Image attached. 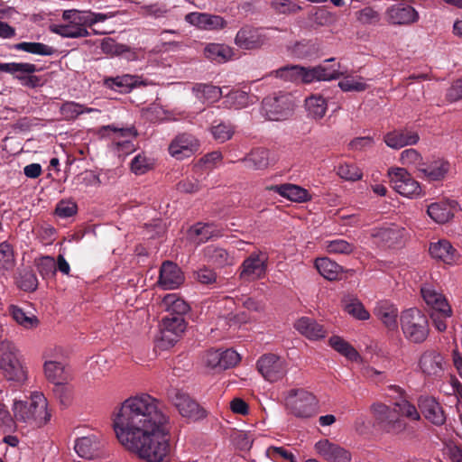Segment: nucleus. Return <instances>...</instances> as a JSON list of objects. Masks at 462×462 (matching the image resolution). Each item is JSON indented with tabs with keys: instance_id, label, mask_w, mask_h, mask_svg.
<instances>
[{
	"instance_id": "obj_24",
	"label": "nucleus",
	"mask_w": 462,
	"mask_h": 462,
	"mask_svg": "<svg viewBox=\"0 0 462 462\" xmlns=\"http://www.w3.org/2000/svg\"><path fill=\"white\" fill-rule=\"evenodd\" d=\"M315 448L320 456L331 462H350L351 460V455L347 450L329 442L328 439L318 441Z\"/></svg>"
},
{
	"instance_id": "obj_12",
	"label": "nucleus",
	"mask_w": 462,
	"mask_h": 462,
	"mask_svg": "<svg viewBox=\"0 0 462 462\" xmlns=\"http://www.w3.org/2000/svg\"><path fill=\"white\" fill-rule=\"evenodd\" d=\"M186 329V322L180 316H164L160 329V340L163 347L172 346Z\"/></svg>"
},
{
	"instance_id": "obj_52",
	"label": "nucleus",
	"mask_w": 462,
	"mask_h": 462,
	"mask_svg": "<svg viewBox=\"0 0 462 462\" xmlns=\"http://www.w3.org/2000/svg\"><path fill=\"white\" fill-rule=\"evenodd\" d=\"M452 310L450 306L431 310L430 318L433 321L435 328L439 332H443L447 328V319L451 317Z\"/></svg>"
},
{
	"instance_id": "obj_30",
	"label": "nucleus",
	"mask_w": 462,
	"mask_h": 462,
	"mask_svg": "<svg viewBox=\"0 0 462 462\" xmlns=\"http://www.w3.org/2000/svg\"><path fill=\"white\" fill-rule=\"evenodd\" d=\"M294 327L301 335L310 340H318L325 337L327 335V330L323 325L310 317L299 319Z\"/></svg>"
},
{
	"instance_id": "obj_61",
	"label": "nucleus",
	"mask_w": 462,
	"mask_h": 462,
	"mask_svg": "<svg viewBox=\"0 0 462 462\" xmlns=\"http://www.w3.org/2000/svg\"><path fill=\"white\" fill-rule=\"evenodd\" d=\"M401 162L402 164L413 165L417 170L420 163H423L421 155L415 149L410 148L402 152Z\"/></svg>"
},
{
	"instance_id": "obj_62",
	"label": "nucleus",
	"mask_w": 462,
	"mask_h": 462,
	"mask_svg": "<svg viewBox=\"0 0 462 462\" xmlns=\"http://www.w3.org/2000/svg\"><path fill=\"white\" fill-rule=\"evenodd\" d=\"M221 371L236 365L240 361V356L233 349L220 351Z\"/></svg>"
},
{
	"instance_id": "obj_36",
	"label": "nucleus",
	"mask_w": 462,
	"mask_h": 462,
	"mask_svg": "<svg viewBox=\"0 0 462 462\" xmlns=\"http://www.w3.org/2000/svg\"><path fill=\"white\" fill-rule=\"evenodd\" d=\"M315 267L319 273L328 281L337 280L343 272L342 266L328 257L317 258Z\"/></svg>"
},
{
	"instance_id": "obj_64",
	"label": "nucleus",
	"mask_w": 462,
	"mask_h": 462,
	"mask_svg": "<svg viewBox=\"0 0 462 462\" xmlns=\"http://www.w3.org/2000/svg\"><path fill=\"white\" fill-rule=\"evenodd\" d=\"M176 188L179 191L183 193H195L200 189V185L199 181L194 176H188L180 180Z\"/></svg>"
},
{
	"instance_id": "obj_21",
	"label": "nucleus",
	"mask_w": 462,
	"mask_h": 462,
	"mask_svg": "<svg viewBox=\"0 0 462 462\" xmlns=\"http://www.w3.org/2000/svg\"><path fill=\"white\" fill-rule=\"evenodd\" d=\"M185 21L203 30H220L226 26L222 16L207 13H189L185 16Z\"/></svg>"
},
{
	"instance_id": "obj_38",
	"label": "nucleus",
	"mask_w": 462,
	"mask_h": 462,
	"mask_svg": "<svg viewBox=\"0 0 462 462\" xmlns=\"http://www.w3.org/2000/svg\"><path fill=\"white\" fill-rule=\"evenodd\" d=\"M207 59L217 63H224L233 56V50L226 44L209 43L204 50Z\"/></svg>"
},
{
	"instance_id": "obj_46",
	"label": "nucleus",
	"mask_w": 462,
	"mask_h": 462,
	"mask_svg": "<svg viewBox=\"0 0 462 462\" xmlns=\"http://www.w3.org/2000/svg\"><path fill=\"white\" fill-rule=\"evenodd\" d=\"M329 345L333 349L345 356L349 360H356L359 356L357 351L340 337H331L329 338Z\"/></svg>"
},
{
	"instance_id": "obj_50",
	"label": "nucleus",
	"mask_w": 462,
	"mask_h": 462,
	"mask_svg": "<svg viewBox=\"0 0 462 462\" xmlns=\"http://www.w3.org/2000/svg\"><path fill=\"white\" fill-rule=\"evenodd\" d=\"M93 110V108L85 107L83 105L71 101L62 104L60 107V114L64 119L73 120L79 115L90 113Z\"/></svg>"
},
{
	"instance_id": "obj_58",
	"label": "nucleus",
	"mask_w": 462,
	"mask_h": 462,
	"mask_svg": "<svg viewBox=\"0 0 462 462\" xmlns=\"http://www.w3.org/2000/svg\"><path fill=\"white\" fill-rule=\"evenodd\" d=\"M211 133L216 141L225 143L233 136L234 128L230 124L219 123L211 127Z\"/></svg>"
},
{
	"instance_id": "obj_5",
	"label": "nucleus",
	"mask_w": 462,
	"mask_h": 462,
	"mask_svg": "<svg viewBox=\"0 0 462 462\" xmlns=\"http://www.w3.org/2000/svg\"><path fill=\"white\" fill-rule=\"evenodd\" d=\"M286 408L297 418L309 419L319 412L316 396L304 389H291L285 399Z\"/></svg>"
},
{
	"instance_id": "obj_22",
	"label": "nucleus",
	"mask_w": 462,
	"mask_h": 462,
	"mask_svg": "<svg viewBox=\"0 0 462 462\" xmlns=\"http://www.w3.org/2000/svg\"><path fill=\"white\" fill-rule=\"evenodd\" d=\"M184 282L180 267L170 261L164 262L160 270L159 282L166 290L178 288Z\"/></svg>"
},
{
	"instance_id": "obj_45",
	"label": "nucleus",
	"mask_w": 462,
	"mask_h": 462,
	"mask_svg": "<svg viewBox=\"0 0 462 462\" xmlns=\"http://www.w3.org/2000/svg\"><path fill=\"white\" fill-rule=\"evenodd\" d=\"M324 248L328 254H350L354 252L356 246L344 240V239H334L327 240L323 244Z\"/></svg>"
},
{
	"instance_id": "obj_7",
	"label": "nucleus",
	"mask_w": 462,
	"mask_h": 462,
	"mask_svg": "<svg viewBox=\"0 0 462 462\" xmlns=\"http://www.w3.org/2000/svg\"><path fill=\"white\" fill-rule=\"evenodd\" d=\"M38 70L35 64L28 62H8L0 65V71L11 74L20 81L22 86L29 88H36L44 85L43 78L34 75Z\"/></svg>"
},
{
	"instance_id": "obj_17",
	"label": "nucleus",
	"mask_w": 462,
	"mask_h": 462,
	"mask_svg": "<svg viewBox=\"0 0 462 462\" xmlns=\"http://www.w3.org/2000/svg\"><path fill=\"white\" fill-rule=\"evenodd\" d=\"M338 68L339 64H337V68H335V65L332 67L319 65L311 69L300 67L299 82L311 83L315 80L337 79L342 75V72L339 71Z\"/></svg>"
},
{
	"instance_id": "obj_59",
	"label": "nucleus",
	"mask_w": 462,
	"mask_h": 462,
	"mask_svg": "<svg viewBox=\"0 0 462 462\" xmlns=\"http://www.w3.org/2000/svg\"><path fill=\"white\" fill-rule=\"evenodd\" d=\"M78 211L77 203L70 199H62L56 205L55 214L62 218L74 216Z\"/></svg>"
},
{
	"instance_id": "obj_31",
	"label": "nucleus",
	"mask_w": 462,
	"mask_h": 462,
	"mask_svg": "<svg viewBox=\"0 0 462 462\" xmlns=\"http://www.w3.org/2000/svg\"><path fill=\"white\" fill-rule=\"evenodd\" d=\"M189 235L198 244L221 236L220 229L212 223H197L189 230Z\"/></svg>"
},
{
	"instance_id": "obj_49",
	"label": "nucleus",
	"mask_w": 462,
	"mask_h": 462,
	"mask_svg": "<svg viewBox=\"0 0 462 462\" xmlns=\"http://www.w3.org/2000/svg\"><path fill=\"white\" fill-rule=\"evenodd\" d=\"M44 373L47 379L53 383L66 381L64 366L55 361H47L44 364Z\"/></svg>"
},
{
	"instance_id": "obj_43",
	"label": "nucleus",
	"mask_w": 462,
	"mask_h": 462,
	"mask_svg": "<svg viewBox=\"0 0 462 462\" xmlns=\"http://www.w3.org/2000/svg\"><path fill=\"white\" fill-rule=\"evenodd\" d=\"M16 51H23L32 54L42 56H51L55 52V49L51 46L42 42H23L14 45Z\"/></svg>"
},
{
	"instance_id": "obj_19",
	"label": "nucleus",
	"mask_w": 462,
	"mask_h": 462,
	"mask_svg": "<svg viewBox=\"0 0 462 462\" xmlns=\"http://www.w3.org/2000/svg\"><path fill=\"white\" fill-rule=\"evenodd\" d=\"M419 140L418 133L409 128L395 129L383 136L385 144L395 150L408 145H414Z\"/></svg>"
},
{
	"instance_id": "obj_26",
	"label": "nucleus",
	"mask_w": 462,
	"mask_h": 462,
	"mask_svg": "<svg viewBox=\"0 0 462 462\" xmlns=\"http://www.w3.org/2000/svg\"><path fill=\"white\" fill-rule=\"evenodd\" d=\"M266 189L274 191L293 202L302 203L311 199V196L307 189L295 184L271 185L267 186Z\"/></svg>"
},
{
	"instance_id": "obj_9",
	"label": "nucleus",
	"mask_w": 462,
	"mask_h": 462,
	"mask_svg": "<svg viewBox=\"0 0 462 462\" xmlns=\"http://www.w3.org/2000/svg\"><path fill=\"white\" fill-rule=\"evenodd\" d=\"M267 261V255L263 253L251 254L239 267V280L243 282H250L264 277Z\"/></svg>"
},
{
	"instance_id": "obj_51",
	"label": "nucleus",
	"mask_w": 462,
	"mask_h": 462,
	"mask_svg": "<svg viewBox=\"0 0 462 462\" xmlns=\"http://www.w3.org/2000/svg\"><path fill=\"white\" fill-rule=\"evenodd\" d=\"M35 265L37 271L43 279L53 278L56 274L57 267L54 258L51 256H42L36 260Z\"/></svg>"
},
{
	"instance_id": "obj_63",
	"label": "nucleus",
	"mask_w": 462,
	"mask_h": 462,
	"mask_svg": "<svg viewBox=\"0 0 462 462\" xmlns=\"http://www.w3.org/2000/svg\"><path fill=\"white\" fill-rule=\"evenodd\" d=\"M151 166L150 160L142 154H137L131 162V170L137 175L145 173Z\"/></svg>"
},
{
	"instance_id": "obj_4",
	"label": "nucleus",
	"mask_w": 462,
	"mask_h": 462,
	"mask_svg": "<svg viewBox=\"0 0 462 462\" xmlns=\"http://www.w3.org/2000/svg\"><path fill=\"white\" fill-rule=\"evenodd\" d=\"M400 323L404 337L412 343L424 342L430 332L429 321L425 314L417 308L403 310Z\"/></svg>"
},
{
	"instance_id": "obj_3",
	"label": "nucleus",
	"mask_w": 462,
	"mask_h": 462,
	"mask_svg": "<svg viewBox=\"0 0 462 462\" xmlns=\"http://www.w3.org/2000/svg\"><path fill=\"white\" fill-rule=\"evenodd\" d=\"M47 399L42 393H32L29 402L15 401L13 411L16 421L26 423L32 427H42L51 420L47 409Z\"/></svg>"
},
{
	"instance_id": "obj_18",
	"label": "nucleus",
	"mask_w": 462,
	"mask_h": 462,
	"mask_svg": "<svg viewBox=\"0 0 462 462\" xmlns=\"http://www.w3.org/2000/svg\"><path fill=\"white\" fill-rule=\"evenodd\" d=\"M105 443L97 435L92 434L79 438L75 441V451L86 459H94L102 455V448Z\"/></svg>"
},
{
	"instance_id": "obj_56",
	"label": "nucleus",
	"mask_w": 462,
	"mask_h": 462,
	"mask_svg": "<svg viewBox=\"0 0 462 462\" xmlns=\"http://www.w3.org/2000/svg\"><path fill=\"white\" fill-rule=\"evenodd\" d=\"M356 17L364 25H375L381 20L380 14L370 6H366L356 13Z\"/></svg>"
},
{
	"instance_id": "obj_54",
	"label": "nucleus",
	"mask_w": 462,
	"mask_h": 462,
	"mask_svg": "<svg viewBox=\"0 0 462 462\" xmlns=\"http://www.w3.org/2000/svg\"><path fill=\"white\" fill-rule=\"evenodd\" d=\"M18 286L24 291H34L38 288V279L32 270H23L19 276Z\"/></svg>"
},
{
	"instance_id": "obj_47",
	"label": "nucleus",
	"mask_w": 462,
	"mask_h": 462,
	"mask_svg": "<svg viewBox=\"0 0 462 462\" xmlns=\"http://www.w3.org/2000/svg\"><path fill=\"white\" fill-rule=\"evenodd\" d=\"M195 279L201 284L211 286L212 288L220 287L222 279L219 278L216 272L208 267L199 269L195 273Z\"/></svg>"
},
{
	"instance_id": "obj_34",
	"label": "nucleus",
	"mask_w": 462,
	"mask_h": 462,
	"mask_svg": "<svg viewBox=\"0 0 462 462\" xmlns=\"http://www.w3.org/2000/svg\"><path fill=\"white\" fill-rule=\"evenodd\" d=\"M374 313L390 330L397 328L398 310L393 304L381 301L374 308Z\"/></svg>"
},
{
	"instance_id": "obj_37",
	"label": "nucleus",
	"mask_w": 462,
	"mask_h": 462,
	"mask_svg": "<svg viewBox=\"0 0 462 462\" xmlns=\"http://www.w3.org/2000/svg\"><path fill=\"white\" fill-rule=\"evenodd\" d=\"M420 293L426 304L431 308V310L449 306L444 295L436 290L432 284H424L420 288Z\"/></svg>"
},
{
	"instance_id": "obj_23",
	"label": "nucleus",
	"mask_w": 462,
	"mask_h": 462,
	"mask_svg": "<svg viewBox=\"0 0 462 462\" xmlns=\"http://www.w3.org/2000/svg\"><path fill=\"white\" fill-rule=\"evenodd\" d=\"M429 252L432 258L449 265L455 264L459 258L457 250L446 239L430 243Z\"/></svg>"
},
{
	"instance_id": "obj_35",
	"label": "nucleus",
	"mask_w": 462,
	"mask_h": 462,
	"mask_svg": "<svg viewBox=\"0 0 462 462\" xmlns=\"http://www.w3.org/2000/svg\"><path fill=\"white\" fill-rule=\"evenodd\" d=\"M427 214L439 224L447 223L454 217L452 206L448 201L431 203L428 206Z\"/></svg>"
},
{
	"instance_id": "obj_44",
	"label": "nucleus",
	"mask_w": 462,
	"mask_h": 462,
	"mask_svg": "<svg viewBox=\"0 0 462 462\" xmlns=\"http://www.w3.org/2000/svg\"><path fill=\"white\" fill-rule=\"evenodd\" d=\"M10 313L13 319L23 328L30 329L34 328L39 325V319L33 314H27L23 310L18 306L12 305L10 307Z\"/></svg>"
},
{
	"instance_id": "obj_10",
	"label": "nucleus",
	"mask_w": 462,
	"mask_h": 462,
	"mask_svg": "<svg viewBox=\"0 0 462 462\" xmlns=\"http://www.w3.org/2000/svg\"><path fill=\"white\" fill-rule=\"evenodd\" d=\"M390 183L394 190L404 197L420 195L421 188L417 180L403 168H391L388 171Z\"/></svg>"
},
{
	"instance_id": "obj_33",
	"label": "nucleus",
	"mask_w": 462,
	"mask_h": 462,
	"mask_svg": "<svg viewBox=\"0 0 462 462\" xmlns=\"http://www.w3.org/2000/svg\"><path fill=\"white\" fill-rule=\"evenodd\" d=\"M404 235V229L397 225H391L376 229L373 236L388 247L399 245Z\"/></svg>"
},
{
	"instance_id": "obj_2",
	"label": "nucleus",
	"mask_w": 462,
	"mask_h": 462,
	"mask_svg": "<svg viewBox=\"0 0 462 462\" xmlns=\"http://www.w3.org/2000/svg\"><path fill=\"white\" fill-rule=\"evenodd\" d=\"M392 408L385 404L374 405L375 418L380 427L388 433L398 434L406 429V422L400 417L419 420L420 416L416 407L405 399L394 402Z\"/></svg>"
},
{
	"instance_id": "obj_11",
	"label": "nucleus",
	"mask_w": 462,
	"mask_h": 462,
	"mask_svg": "<svg viewBox=\"0 0 462 462\" xmlns=\"http://www.w3.org/2000/svg\"><path fill=\"white\" fill-rule=\"evenodd\" d=\"M256 365L263 377L271 383L282 380L287 374L286 362L274 354L263 355Z\"/></svg>"
},
{
	"instance_id": "obj_39",
	"label": "nucleus",
	"mask_w": 462,
	"mask_h": 462,
	"mask_svg": "<svg viewBox=\"0 0 462 462\" xmlns=\"http://www.w3.org/2000/svg\"><path fill=\"white\" fill-rule=\"evenodd\" d=\"M192 91L196 97L204 103L217 102L222 96L221 88L211 84L197 83Z\"/></svg>"
},
{
	"instance_id": "obj_48",
	"label": "nucleus",
	"mask_w": 462,
	"mask_h": 462,
	"mask_svg": "<svg viewBox=\"0 0 462 462\" xmlns=\"http://www.w3.org/2000/svg\"><path fill=\"white\" fill-rule=\"evenodd\" d=\"M337 174L346 181H357L362 180V171L354 163L344 162L337 167Z\"/></svg>"
},
{
	"instance_id": "obj_53",
	"label": "nucleus",
	"mask_w": 462,
	"mask_h": 462,
	"mask_svg": "<svg viewBox=\"0 0 462 462\" xmlns=\"http://www.w3.org/2000/svg\"><path fill=\"white\" fill-rule=\"evenodd\" d=\"M300 71V66L290 65L273 70L271 72V75H274L276 78H280L284 81L299 83Z\"/></svg>"
},
{
	"instance_id": "obj_1",
	"label": "nucleus",
	"mask_w": 462,
	"mask_h": 462,
	"mask_svg": "<svg viewBox=\"0 0 462 462\" xmlns=\"http://www.w3.org/2000/svg\"><path fill=\"white\" fill-rule=\"evenodd\" d=\"M168 418L157 399L147 393L126 399L115 414L114 428L120 443L146 462H167L171 444Z\"/></svg>"
},
{
	"instance_id": "obj_27",
	"label": "nucleus",
	"mask_w": 462,
	"mask_h": 462,
	"mask_svg": "<svg viewBox=\"0 0 462 462\" xmlns=\"http://www.w3.org/2000/svg\"><path fill=\"white\" fill-rule=\"evenodd\" d=\"M422 373L429 376H440L444 371V357L436 351L424 352L419 362Z\"/></svg>"
},
{
	"instance_id": "obj_16",
	"label": "nucleus",
	"mask_w": 462,
	"mask_h": 462,
	"mask_svg": "<svg viewBox=\"0 0 462 462\" xmlns=\"http://www.w3.org/2000/svg\"><path fill=\"white\" fill-rule=\"evenodd\" d=\"M267 41L263 32L250 25L243 26L235 38L236 44L245 50H254L262 47Z\"/></svg>"
},
{
	"instance_id": "obj_55",
	"label": "nucleus",
	"mask_w": 462,
	"mask_h": 462,
	"mask_svg": "<svg viewBox=\"0 0 462 462\" xmlns=\"http://www.w3.org/2000/svg\"><path fill=\"white\" fill-rule=\"evenodd\" d=\"M14 265L13 246L7 242L0 244V269L10 270Z\"/></svg>"
},
{
	"instance_id": "obj_13",
	"label": "nucleus",
	"mask_w": 462,
	"mask_h": 462,
	"mask_svg": "<svg viewBox=\"0 0 462 462\" xmlns=\"http://www.w3.org/2000/svg\"><path fill=\"white\" fill-rule=\"evenodd\" d=\"M385 19L390 24L407 26L417 23L420 15L417 10L410 5L396 4L386 9Z\"/></svg>"
},
{
	"instance_id": "obj_40",
	"label": "nucleus",
	"mask_w": 462,
	"mask_h": 462,
	"mask_svg": "<svg viewBox=\"0 0 462 462\" xmlns=\"http://www.w3.org/2000/svg\"><path fill=\"white\" fill-rule=\"evenodd\" d=\"M51 32L64 38H81L89 35L88 31L85 27H80L76 23L55 25Z\"/></svg>"
},
{
	"instance_id": "obj_32",
	"label": "nucleus",
	"mask_w": 462,
	"mask_h": 462,
	"mask_svg": "<svg viewBox=\"0 0 462 462\" xmlns=\"http://www.w3.org/2000/svg\"><path fill=\"white\" fill-rule=\"evenodd\" d=\"M270 152L264 148H256L252 150L246 156L240 161L245 166L252 171H263L268 168L270 164Z\"/></svg>"
},
{
	"instance_id": "obj_14",
	"label": "nucleus",
	"mask_w": 462,
	"mask_h": 462,
	"mask_svg": "<svg viewBox=\"0 0 462 462\" xmlns=\"http://www.w3.org/2000/svg\"><path fill=\"white\" fill-rule=\"evenodd\" d=\"M171 400L182 417H186L193 420H198L206 417V411L188 394L174 390V396L171 397Z\"/></svg>"
},
{
	"instance_id": "obj_6",
	"label": "nucleus",
	"mask_w": 462,
	"mask_h": 462,
	"mask_svg": "<svg viewBox=\"0 0 462 462\" xmlns=\"http://www.w3.org/2000/svg\"><path fill=\"white\" fill-rule=\"evenodd\" d=\"M0 368L9 381L22 383L26 379L25 371L20 361L19 351L10 341L0 343Z\"/></svg>"
},
{
	"instance_id": "obj_57",
	"label": "nucleus",
	"mask_w": 462,
	"mask_h": 462,
	"mask_svg": "<svg viewBox=\"0 0 462 462\" xmlns=\"http://www.w3.org/2000/svg\"><path fill=\"white\" fill-rule=\"evenodd\" d=\"M271 7L278 14H291L301 10V7L291 0H273Z\"/></svg>"
},
{
	"instance_id": "obj_28",
	"label": "nucleus",
	"mask_w": 462,
	"mask_h": 462,
	"mask_svg": "<svg viewBox=\"0 0 462 462\" xmlns=\"http://www.w3.org/2000/svg\"><path fill=\"white\" fill-rule=\"evenodd\" d=\"M143 82L139 77L125 74L116 77H105L103 79V86L120 93H128L134 88L142 85Z\"/></svg>"
},
{
	"instance_id": "obj_42",
	"label": "nucleus",
	"mask_w": 462,
	"mask_h": 462,
	"mask_svg": "<svg viewBox=\"0 0 462 462\" xmlns=\"http://www.w3.org/2000/svg\"><path fill=\"white\" fill-rule=\"evenodd\" d=\"M163 305L169 312L168 316H180L187 313L189 306L182 300L178 298L175 294H168L163 299Z\"/></svg>"
},
{
	"instance_id": "obj_60",
	"label": "nucleus",
	"mask_w": 462,
	"mask_h": 462,
	"mask_svg": "<svg viewBox=\"0 0 462 462\" xmlns=\"http://www.w3.org/2000/svg\"><path fill=\"white\" fill-rule=\"evenodd\" d=\"M53 393L61 404L67 405L70 400L71 387L65 381L58 382L54 383Z\"/></svg>"
},
{
	"instance_id": "obj_41",
	"label": "nucleus",
	"mask_w": 462,
	"mask_h": 462,
	"mask_svg": "<svg viewBox=\"0 0 462 462\" xmlns=\"http://www.w3.org/2000/svg\"><path fill=\"white\" fill-rule=\"evenodd\" d=\"M305 106L309 115L316 119L322 118L327 112L326 99L319 95H312L306 98Z\"/></svg>"
},
{
	"instance_id": "obj_15",
	"label": "nucleus",
	"mask_w": 462,
	"mask_h": 462,
	"mask_svg": "<svg viewBox=\"0 0 462 462\" xmlns=\"http://www.w3.org/2000/svg\"><path fill=\"white\" fill-rule=\"evenodd\" d=\"M199 144L195 136L189 134H181L176 136L169 146L170 154L177 160H183L192 156Z\"/></svg>"
},
{
	"instance_id": "obj_20",
	"label": "nucleus",
	"mask_w": 462,
	"mask_h": 462,
	"mask_svg": "<svg viewBox=\"0 0 462 462\" xmlns=\"http://www.w3.org/2000/svg\"><path fill=\"white\" fill-rule=\"evenodd\" d=\"M418 405L423 416L431 423L437 426L445 423L446 416L444 411L435 398L420 396L418 400Z\"/></svg>"
},
{
	"instance_id": "obj_8",
	"label": "nucleus",
	"mask_w": 462,
	"mask_h": 462,
	"mask_svg": "<svg viewBox=\"0 0 462 462\" xmlns=\"http://www.w3.org/2000/svg\"><path fill=\"white\" fill-rule=\"evenodd\" d=\"M262 109L268 120L279 121L286 118L293 110V102L289 94H279L263 98Z\"/></svg>"
},
{
	"instance_id": "obj_25",
	"label": "nucleus",
	"mask_w": 462,
	"mask_h": 462,
	"mask_svg": "<svg viewBox=\"0 0 462 462\" xmlns=\"http://www.w3.org/2000/svg\"><path fill=\"white\" fill-rule=\"evenodd\" d=\"M449 168L448 162L444 160L423 162L418 166V176L431 181L441 180L448 174Z\"/></svg>"
},
{
	"instance_id": "obj_29",
	"label": "nucleus",
	"mask_w": 462,
	"mask_h": 462,
	"mask_svg": "<svg viewBox=\"0 0 462 462\" xmlns=\"http://www.w3.org/2000/svg\"><path fill=\"white\" fill-rule=\"evenodd\" d=\"M205 260L218 268L235 264V257L226 249L213 245L203 250Z\"/></svg>"
}]
</instances>
